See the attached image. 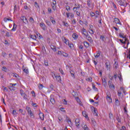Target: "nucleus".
<instances>
[{
  "mask_svg": "<svg viewBox=\"0 0 130 130\" xmlns=\"http://www.w3.org/2000/svg\"><path fill=\"white\" fill-rule=\"evenodd\" d=\"M106 67L107 70H109L110 69V63L109 62V61L106 62Z\"/></svg>",
  "mask_w": 130,
  "mask_h": 130,
  "instance_id": "b1692460",
  "label": "nucleus"
},
{
  "mask_svg": "<svg viewBox=\"0 0 130 130\" xmlns=\"http://www.w3.org/2000/svg\"><path fill=\"white\" fill-rule=\"evenodd\" d=\"M86 37V39H87L88 41L90 42V43H92L93 42V40H92V38L90 37V36H89L88 34H87V35L85 36Z\"/></svg>",
  "mask_w": 130,
  "mask_h": 130,
  "instance_id": "9d476101",
  "label": "nucleus"
},
{
  "mask_svg": "<svg viewBox=\"0 0 130 130\" xmlns=\"http://www.w3.org/2000/svg\"><path fill=\"white\" fill-rule=\"evenodd\" d=\"M87 6L88 7H90V6H91V0L87 1Z\"/></svg>",
  "mask_w": 130,
  "mask_h": 130,
  "instance_id": "5fc2aeb1",
  "label": "nucleus"
},
{
  "mask_svg": "<svg viewBox=\"0 0 130 130\" xmlns=\"http://www.w3.org/2000/svg\"><path fill=\"white\" fill-rule=\"evenodd\" d=\"M82 33L83 34V35H85L86 36L87 34H88V32L87 31V30L86 29L83 28L82 30Z\"/></svg>",
  "mask_w": 130,
  "mask_h": 130,
  "instance_id": "393cba45",
  "label": "nucleus"
},
{
  "mask_svg": "<svg viewBox=\"0 0 130 130\" xmlns=\"http://www.w3.org/2000/svg\"><path fill=\"white\" fill-rule=\"evenodd\" d=\"M75 124L77 126V127H78V128H79V127H80V119H76L75 120Z\"/></svg>",
  "mask_w": 130,
  "mask_h": 130,
  "instance_id": "f8f14e48",
  "label": "nucleus"
},
{
  "mask_svg": "<svg viewBox=\"0 0 130 130\" xmlns=\"http://www.w3.org/2000/svg\"><path fill=\"white\" fill-rule=\"evenodd\" d=\"M45 22L48 26H51V22H50V21H49L48 20H46Z\"/></svg>",
  "mask_w": 130,
  "mask_h": 130,
  "instance_id": "a18cd8bd",
  "label": "nucleus"
},
{
  "mask_svg": "<svg viewBox=\"0 0 130 130\" xmlns=\"http://www.w3.org/2000/svg\"><path fill=\"white\" fill-rule=\"evenodd\" d=\"M24 10H26L27 11H29V8L27 6V5H25L23 7Z\"/></svg>",
  "mask_w": 130,
  "mask_h": 130,
  "instance_id": "864d4df0",
  "label": "nucleus"
},
{
  "mask_svg": "<svg viewBox=\"0 0 130 130\" xmlns=\"http://www.w3.org/2000/svg\"><path fill=\"white\" fill-rule=\"evenodd\" d=\"M23 96V99H24V100H27V99H28V98H27L28 96H27V94H26V93H24Z\"/></svg>",
  "mask_w": 130,
  "mask_h": 130,
  "instance_id": "09e8293b",
  "label": "nucleus"
},
{
  "mask_svg": "<svg viewBox=\"0 0 130 130\" xmlns=\"http://www.w3.org/2000/svg\"><path fill=\"white\" fill-rule=\"evenodd\" d=\"M62 23L63 24V26H66V27H69V26H70V24H69L68 22H65L64 21H63Z\"/></svg>",
  "mask_w": 130,
  "mask_h": 130,
  "instance_id": "e433bc0d",
  "label": "nucleus"
},
{
  "mask_svg": "<svg viewBox=\"0 0 130 130\" xmlns=\"http://www.w3.org/2000/svg\"><path fill=\"white\" fill-rule=\"evenodd\" d=\"M109 78L110 80H111V81H112V80H113V76H111V75H109Z\"/></svg>",
  "mask_w": 130,
  "mask_h": 130,
  "instance_id": "338daca9",
  "label": "nucleus"
},
{
  "mask_svg": "<svg viewBox=\"0 0 130 130\" xmlns=\"http://www.w3.org/2000/svg\"><path fill=\"white\" fill-rule=\"evenodd\" d=\"M68 124H69L70 125H72V121L70 119V118H69V119L68 120Z\"/></svg>",
  "mask_w": 130,
  "mask_h": 130,
  "instance_id": "e2e57ef3",
  "label": "nucleus"
},
{
  "mask_svg": "<svg viewBox=\"0 0 130 130\" xmlns=\"http://www.w3.org/2000/svg\"><path fill=\"white\" fill-rule=\"evenodd\" d=\"M119 36L120 37V38H123V39H125V38H126V37L124 36V34L122 33H119Z\"/></svg>",
  "mask_w": 130,
  "mask_h": 130,
  "instance_id": "7c9ffc66",
  "label": "nucleus"
},
{
  "mask_svg": "<svg viewBox=\"0 0 130 130\" xmlns=\"http://www.w3.org/2000/svg\"><path fill=\"white\" fill-rule=\"evenodd\" d=\"M79 48L80 50V51H83V50H84V47L82 45L79 46Z\"/></svg>",
  "mask_w": 130,
  "mask_h": 130,
  "instance_id": "4c0bfd02",
  "label": "nucleus"
},
{
  "mask_svg": "<svg viewBox=\"0 0 130 130\" xmlns=\"http://www.w3.org/2000/svg\"><path fill=\"white\" fill-rule=\"evenodd\" d=\"M26 110H27L28 114H29L31 118H35V116H34V113L32 112V111L31 110V108L29 107H26Z\"/></svg>",
  "mask_w": 130,
  "mask_h": 130,
  "instance_id": "f03ea898",
  "label": "nucleus"
},
{
  "mask_svg": "<svg viewBox=\"0 0 130 130\" xmlns=\"http://www.w3.org/2000/svg\"><path fill=\"white\" fill-rule=\"evenodd\" d=\"M124 41L123 42V40L122 39H120L119 41H120L121 43H122L123 44H125L127 42V46L126 47H124L123 46L124 48H127V46H128V45L129 44V42H128V40H127V38H125L124 39Z\"/></svg>",
  "mask_w": 130,
  "mask_h": 130,
  "instance_id": "7ed1b4c3",
  "label": "nucleus"
},
{
  "mask_svg": "<svg viewBox=\"0 0 130 130\" xmlns=\"http://www.w3.org/2000/svg\"><path fill=\"white\" fill-rule=\"evenodd\" d=\"M63 53V51H58V54H59V55H62Z\"/></svg>",
  "mask_w": 130,
  "mask_h": 130,
  "instance_id": "603ef678",
  "label": "nucleus"
},
{
  "mask_svg": "<svg viewBox=\"0 0 130 130\" xmlns=\"http://www.w3.org/2000/svg\"><path fill=\"white\" fill-rule=\"evenodd\" d=\"M76 19H73L72 21V24L73 25H76Z\"/></svg>",
  "mask_w": 130,
  "mask_h": 130,
  "instance_id": "13d9d810",
  "label": "nucleus"
},
{
  "mask_svg": "<svg viewBox=\"0 0 130 130\" xmlns=\"http://www.w3.org/2000/svg\"><path fill=\"white\" fill-rule=\"evenodd\" d=\"M108 86L110 89H111V90H112L113 91L115 89V86L114 85V84L112 83V81H108Z\"/></svg>",
  "mask_w": 130,
  "mask_h": 130,
  "instance_id": "20e7f679",
  "label": "nucleus"
},
{
  "mask_svg": "<svg viewBox=\"0 0 130 130\" xmlns=\"http://www.w3.org/2000/svg\"><path fill=\"white\" fill-rule=\"evenodd\" d=\"M114 20V21L113 22H114L116 24H119V25H121V22H120V21L119 20V19H118V18H115Z\"/></svg>",
  "mask_w": 130,
  "mask_h": 130,
  "instance_id": "dca6fc26",
  "label": "nucleus"
},
{
  "mask_svg": "<svg viewBox=\"0 0 130 130\" xmlns=\"http://www.w3.org/2000/svg\"><path fill=\"white\" fill-rule=\"evenodd\" d=\"M44 87V86H43V84H40L39 85V90H42V89H43V87Z\"/></svg>",
  "mask_w": 130,
  "mask_h": 130,
  "instance_id": "ea45409f",
  "label": "nucleus"
},
{
  "mask_svg": "<svg viewBox=\"0 0 130 130\" xmlns=\"http://www.w3.org/2000/svg\"><path fill=\"white\" fill-rule=\"evenodd\" d=\"M116 2L119 6L124 7V8L126 7V6H127V3L125 0H116Z\"/></svg>",
  "mask_w": 130,
  "mask_h": 130,
  "instance_id": "f257e3e1",
  "label": "nucleus"
},
{
  "mask_svg": "<svg viewBox=\"0 0 130 130\" xmlns=\"http://www.w3.org/2000/svg\"><path fill=\"white\" fill-rule=\"evenodd\" d=\"M126 129V127H125V126H122L120 129V130H125Z\"/></svg>",
  "mask_w": 130,
  "mask_h": 130,
  "instance_id": "774afa93",
  "label": "nucleus"
},
{
  "mask_svg": "<svg viewBox=\"0 0 130 130\" xmlns=\"http://www.w3.org/2000/svg\"><path fill=\"white\" fill-rule=\"evenodd\" d=\"M17 29V24H16L15 23H13V27L12 29H11V31H16Z\"/></svg>",
  "mask_w": 130,
  "mask_h": 130,
  "instance_id": "c85d7f7f",
  "label": "nucleus"
},
{
  "mask_svg": "<svg viewBox=\"0 0 130 130\" xmlns=\"http://www.w3.org/2000/svg\"><path fill=\"white\" fill-rule=\"evenodd\" d=\"M54 77L57 82H58L59 83H60L61 82V77H60V76L54 75Z\"/></svg>",
  "mask_w": 130,
  "mask_h": 130,
  "instance_id": "2eb2a0df",
  "label": "nucleus"
},
{
  "mask_svg": "<svg viewBox=\"0 0 130 130\" xmlns=\"http://www.w3.org/2000/svg\"><path fill=\"white\" fill-rule=\"evenodd\" d=\"M92 89L94 90V91H98V88L95 86V84L92 83Z\"/></svg>",
  "mask_w": 130,
  "mask_h": 130,
  "instance_id": "f704fd0d",
  "label": "nucleus"
},
{
  "mask_svg": "<svg viewBox=\"0 0 130 130\" xmlns=\"http://www.w3.org/2000/svg\"><path fill=\"white\" fill-rule=\"evenodd\" d=\"M12 114L14 115H16L17 114V111H16V110H13L12 111Z\"/></svg>",
  "mask_w": 130,
  "mask_h": 130,
  "instance_id": "6e6d98bb",
  "label": "nucleus"
},
{
  "mask_svg": "<svg viewBox=\"0 0 130 130\" xmlns=\"http://www.w3.org/2000/svg\"><path fill=\"white\" fill-rule=\"evenodd\" d=\"M106 99L109 103H112V99L110 94H107Z\"/></svg>",
  "mask_w": 130,
  "mask_h": 130,
  "instance_id": "39448f33",
  "label": "nucleus"
},
{
  "mask_svg": "<svg viewBox=\"0 0 130 130\" xmlns=\"http://www.w3.org/2000/svg\"><path fill=\"white\" fill-rule=\"evenodd\" d=\"M52 4L54 6H56V1L55 0H52Z\"/></svg>",
  "mask_w": 130,
  "mask_h": 130,
  "instance_id": "0e129e2a",
  "label": "nucleus"
},
{
  "mask_svg": "<svg viewBox=\"0 0 130 130\" xmlns=\"http://www.w3.org/2000/svg\"><path fill=\"white\" fill-rule=\"evenodd\" d=\"M71 49H74V44L73 43H70L68 45Z\"/></svg>",
  "mask_w": 130,
  "mask_h": 130,
  "instance_id": "c9c22d12",
  "label": "nucleus"
},
{
  "mask_svg": "<svg viewBox=\"0 0 130 130\" xmlns=\"http://www.w3.org/2000/svg\"><path fill=\"white\" fill-rule=\"evenodd\" d=\"M29 37L31 38V39H33V40H36V39H37V37H36L35 35H29Z\"/></svg>",
  "mask_w": 130,
  "mask_h": 130,
  "instance_id": "aec40b11",
  "label": "nucleus"
},
{
  "mask_svg": "<svg viewBox=\"0 0 130 130\" xmlns=\"http://www.w3.org/2000/svg\"><path fill=\"white\" fill-rule=\"evenodd\" d=\"M32 106H33L34 107H37L38 105L36 103H32L31 104Z\"/></svg>",
  "mask_w": 130,
  "mask_h": 130,
  "instance_id": "69168bd1",
  "label": "nucleus"
},
{
  "mask_svg": "<svg viewBox=\"0 0 130 130\" xmlns=\"http://www.w3.org/2000/svg\"><path fill=\"white\" fill-rule=\"evenodd\" d=\"M22 69V71L24 72V73L26 74V75L29 74V71H28V68H25V67H24V66H23Z\"/></svg>",
  "mask_w": 130,
  "mask_h": 130,
  "instance_id": "1a4fd4ad",
  "label": "nucleus"
},
{
  "mask_svg": "<svg viewBox=\"0 0 130 130\" xmlns=\"http://www.w3.org/2000/svg\"><path fill=\"white\" fill-rule=\"evenodd\" d=\"M20 95L21 96H24V94H25V92H24V90H23V89H20Z\"/></svg>",
  "mask_w": 130,
  "mask_h": 130,
  "instance_id": "a19ab883",
  "label": "nucleus"
},
{
  "mask_svg": "<svg viewBox=\"0 0 130 130\" xmlns=\"http://www.w3.org/2000/svg\"><path fill=\"white\" fill-rule=\"evenodd\" d=\"M21 20L23 21V23H25V24H27V23H28V20L25 16H21Z\"/></svg>",
  "mask_w": 130,
  "mask_h": 130,
  "instance_id": "ddd939ff",
  "label": "nucleus"
},
{
  "mask_svg": "<svg viewBox=\"0 0 130 130\" xmlns=\"http://www.w3.org/2000/svg\"><path fill=\"white\" fill-rule=\"evenodd\" d=\"M117 77L118 78L119 81H120V82H122L123 79H122V76L120 74H119Z\"/></svg>",
  "mask_w": 130,
  "mask_h": 130,
  "instance_id": "473e14b6",
  "label": "nucleus"
},
{
  "mask_svg": "<svg viewBox=\"0 0 130 130\" xmlns=\"http://www.w3.org/2000/svg\"><path fill=\"white\" fill-rule=\"evenodd\" d=\"M50 101L51 102V103H52V104H54V103H55V101L54 100V98L53 95H51L50 96Z\"/></svg>",
  "mask_w": 130,
  "mask_h": 130,
  "instance_id": "9b49d317",
  "label": "nucleus"
},
{
  "mask_svg": "<svg viewBox=\"0 0 130 130\" xmlns=\"http://www.w3.org/2000/svg\"><path fill=\"white\" fill-rule=\"evenodd\" d=\"M39 116L41 120H44V114H43V113H39Z\"/></svg>",
  "mask_w": 130,
  "mask_h": 130,
  "instance_id": "412c9836",
  "label": "nucleus"
},
{
  "mask_svg": "<svg viewBox=\"0 0 130 130\" xmlns=\"http://www.w3.org/2000/svg\"><path fill=\"white\" fill-rule=\"evenodd\" d=\"M59 71L60 72V73L61 74V75H62L63 76H64V73H63V70H62V69H59Z\"/></svg>",
  "mask_w": 130,
  "mask_h": 130,
  "instance_id": "49530a36",
  "label": "nucleus"
},
{
  "mask_svg": "<svg viewBox=\"0 0 130 130\" xmlns=\"http://www.w3.org/2000/svg\"><path fill=\"white\" fill-rule=\"evenodd\" d=\"M2 56H3V57H6L7 56V53H6L5 52H2Z\"/></svg>",
  "mask_w": 130,
  "mask_h": 130,
  "instance_id": "3c124183",
  "label": "nucleus"
},
{
  "mask_svg": "<svg viewBox=\"0 0 130 130\" xmlns=\"http://www.w3.org/2000/svg\"><path fill=\"white\" fill-rule=\"evenodd\" d=\"M115 104L116 106H119L120 103H119V101H118V99H115Z\"/></svg>",
  "mask_w": 130,
  "mask_h": 130,
  "instance_id": "a878e982",
  "label": "nucleus"
},
{
  "mask_svg": "<svg viewBox=\"0 0 130 130\" xmlns=\"http://www.w3.org/2000/svg\"><path fill=\"white\" fill-rule=\"evenodd\" d=\"M8 88L9 89H10V91H15L16 90V87L14 86L13 85L9 86Z\"/></svg>",
  "mask_w": 130,
  "mask_h": 130,
  "instance_id": "f3484780",
  "label": "nucleus"
},
{
  "mask_svg": "<svg viewBox=\"0 0 130 130\" xmlns=\"http://www.w3.org/2000/svg\"><path fill=\"white\" fill-rule=\"evenodd\" d=\"M70 119V117L68 116H66V119L64 120V122H68L69 119Z\"/></svg>",
  "mask_w": 130,
  "mask_h": 130,
  "instance_id": "4d7b16f0",
  "label": "nucleus"
},
{
  "mask_svg": "<svg viewBox=\"0 0 130 130\" xmlns=\"http://www.w3.org/2000/svg\"><path fill=\"white\" fill-rule=\"evenodd\" d=\"M89 27H90L89 30L90 31H89V33H90V34H91V35L94 34V31L93 30V25H90Z\"/></svg>",
  "mask_w": 130,
  "mask_h": 130,
  "instance_id": "a211bd4d",
  "label": "nucleus"
},
{
  "mask_svg": "<svg viewBox=\"0 0 130 130\" xmlns=\"http://www.w3.org/2000/svg\"><path fill=\"white\" fill-rule=\"evenodd\" d=\"M35 7L37 8V9H39V4H38L37 2H35Z\"/></svg>",
  "mask_w": 130,
  "mask_h": 130,
  "instance_id": "37998d69",
  "label": "nucleus"
},
{
  "mask_svg": "<svg viewBox=\"0 0 130 130\" xmlns=\"http://www.w3.org/2000/svg\"><path fill=\"white\" fill-rule=\"evenodd\" d=\"M116 119L118 121V122H121V118H119L118 116L116 117Z\"/></svg>",
  "mask_w": 130,
  "mask_h": 130,
  "instance_id": "79ce46f5",
  "label": "nucleus"
},
{
  "mask_svg": "<svg viewBox=\"0 0 130 130\" xmlns=\"http://www.w3.org/2000/svg\"><path fill=\"white\" fill-rule=\"evenodd\" d=\"M50 47H51V49L54 51V52H56V46H54L53 44H51L50 45Z\"/></svg>",
  "mask_w": 130,
  "mask_h": 130,
  "instance_id": "4468645a",
  "label": "nucleus"
},
{
  "mask_svg": "<svg viewBox=\"0 0 130 130\" xmlns=\"http://www.w3.org/2000/svg\"><path fill=\"white\" fill-rule=\"evenodd\" d=\"M50 88L51 90H53L54 89V86H53V84H50Z\"/></svg>",
  "mask_w": 130,
  "mask_h": 130,
  "instance_id": "bf43d9fd",
  "label": "nucleus"
},
{
  "mask_svg": "<svg viewBox=\"0 0 130 130\" xmlns=\"http://www.w3.org/2000/svg\"><path fill=\"white\" fill-rule=\"evenodd\" d=\"M62 41H63L64 43H65L67 45H69L70 44V41L67 39V38L62 37Z\"/></svg>",
  "mask_w": 130,
  "mask_h": 130,
  "instance_id": "0eeeda50",
  "label": "nucleus"
},
{
  "mask_svg": "<svg viewBox=\"0 0 130 130\" xmlns=\"http://www.w3.org/2000/svg\"><path fill=\"white\" fill-rule=\"evenodd\" d=\"M67 11H70L71 10V7L69 6H66Z\"/></svg>",
  "mask_w": 130,
  "mask_h": 130,
  "instance_id": "680f3d73",
  "label": "nucleus"
},
{
  "mask_svg": "<svg viewBox=\"0 0 130 130\" xmlns=\"http://www.w3.org/2000/svg\"><path fill=\"white\" fill-rule=\"evenodd\" d=\"M99 104V103L98 102H95L93 103V105L94 106H98Z\"/></svg>",
  "mask_w": 130,
  "mask_h": 130,
  "instance_id": "052dcab7",
  "label": "nucleus"
},
{
  "mask_svg": "<svg viewBox=\"0 0 130 130\" xmlns=\"http://www.w3.org/2000/svg\"><path fill=\"white\" fill-rule=\"evenodd\" d=\"M52 9L53 11H55L56 10V5H51Z\"/></svg>",
  "mask_w": 130,
  "mask_h": 130,
  "instance_id": "58836bf2",
  "label": "nucleus"
},
{
  "mask_svg": "<svg viewBox=\"0 0 130 130\" xmlns=\"http://www.w3.org/2000/svg\"><path fill=\"white\" fill-rule=\"evenodd\" d=\"M63 56H64V57H69V54L66 53V52H64L63 53V54H62Z\"/></svg>",
  "mask_w": 130,
  "mask_h": 130,
  "instance_id": "c03bdc74",
  "label": "nucleus"
},
{
  "mask_svg": "<svg viewBox=\"0 0 130 130\" xmlns=\"http://www.w3.org/2000/svg\"><path fill=\"white\" fill-rule=\"evenodd\" d=\"M66 15H67V18H68V19L70 18V17L71 19L74 18V14H73V13H71V12L67 13Z\"/></svg>",
  "mask_w": 130,
  "mask_h": 130,
  "instance_id": "6e6552de",
  "label": "nucleus"
},
{
  "mask_svg": "<svg viewBox=\"0 0 130 130\" xmlns=\"http://www.w3.org/2000/svg\"><path fill=\"white\" fill-rule=\"evenodd\" d=\"M86 80L88 81V82H92V77H89V78H87Z\"/></svg>",
  "mask_w": 130,
  "mask_h": 130,
  "instance_id": "8fccbe9b",
  "label": "nucleus"
},
{
  "mask_svg": "<svg viewBox=\"0 0 130 130\" xmlns=\"http://www.w3.org/2000/svg\"><path fill=\"white\" fill-rule=\"evenodd\" d=\"M100 39L101 40H102V41H103L104 42H105L106 41V38H105L104 36L101 35Z\"/></svg>",
  "mask_w": 130,
  "mask_h": 130,
  "instance_id": "4be33fe9",
  "label": "nucleus"
},
{
  "mask_svg": "<svg viewBox=\"0 0 130 130\" xmlns=\"http://www.w3.org/2000/svg\"><path fill=\"white\" fill-rule=\"evenodd\" d=\"M29 22L31 23V24H34L35 23V20L33 19L32 17H30L29 19Z\"/></svg>",
  "mask_w": 130,
  "mask_h": 130,
  "instance_id": "c756f323",
  "label": "nucleus"
},
{
  "mask_svg": "<svg viewBox=\"0 0 130 130\" xmlns=\"http://www.w3.org/2000/svg\"><path fill=\"white\" fill-rule=\"evenodd\" d=\"M101 54V52L100 51H98L96 54H94V57H95V58H98V57H99V56H100Z\"/></svg>",
  "mask_w": 130,
  "mask_h": 130,
  "instance_id": "5701e85b",
  "label": "nucleus"
},
{
  "mask_svg": "<svg viewBox=\"0 0 130 130\" xmlns=\"http://www.w3.org/2000/svg\"><path fill=\"white\" fill-rule=\"evenodd\" d=\"M84 45L85 46V47H86V48H88V47H89V46H90V44H89V43H88L87 42H84Z\"/></svg>",
  "mask_w": 130,
  "mask_h": 130,
  "instance_id": "cd10ccee",
  "label": "nucleus"
},
{
  "mask_svg": "<svg viewBox=\"0 0 130 130\" xmlns=\"http://www.w3.org/2000/svg\"><path fill=\"white\" fill-rule=\"evenodd\" d=\"M109 117L110 119H112V118H113V114L110 113L109 114Z\"/></svg>",
  "mask_w": 130,
  "mask_h": 130,
  "instance_id": "de8ad7c7",
  "label": "nucleus"
},
{
  "mask_svg": "<svg viewBox=\"0 0 130 130\" xmlns=\"http://www.w3.org/2000/svg\"><path fill=\"white\" fill-rule=\"evenodd\" d=\"M82 115H83V116H84L86 118H87V117H88V114H87L86 111H83L82 112Z\"/></svg>",
  "mask_w": 130,
  "mask_h": 130,
  "instance_id": "2f4dec72",
  "label": "nucleus"
},
{
  "mask_svg": "<svg viewBox=\"0 0 130 130\" xmlns=\"http://www.w3.org/2000/svg\"><path fill=\"white\" fill-rule=\"evenodd\" d=\"M72 37H73V38H74V39L75 40L78 39V38H79V36L76 33H73Z\"/></svg>",
  "mask_w": 130,
  "mask_h": 130,
  "instance_id": "bb28decb",
  "label": "nucleus"
},
{
  "mask_svg": "<svg viewBox=\"0 0 130 130\" xmlns=\"http://www.w3.org/2000/svg\"><path fill=\"white\" fill-rule=\"evenodd\" d=\"M82 127L84 130H89V128L88 127V126H87V124L83 123L82 124Z\"/></svg>",
  "mask_w": 130,
  "mask_h": 130,
  "instance_id": "6ab92c4d",
  "label": "nucleus"
},
{
  "mask_svg": "<svg viewBox=\"0 0 130 130\" xmlns=\"http://www.w3.org/2000/svg\"><path fill=\"white\" fill-rule=\"evenodd\" d=\"M40 26L41 27V28H42V29L44 31H45V30H46V29H47V27H46V25L44 24V22H41L40 23Z\"/></svg>",
  "mask_w": 130,
  "mask_h": 130,
  "instance_id": "423d86ee",
  "label": "nucleus"
},
{
  "mask_svg": "<svg viewBox=\"0 0 130 130\" xmlns=\"http://www.w3.org/2000/svg\"><path fill=\"white\" fill-rule=\"evenodd\" d=\"M103 84L104 87H106V86H107V82H106V80H105V79L103 80Z\"/></svg>",
  "mask_w": 130,
  "mask_h": 130,
  "instance_id": "72a5a7b5",
  "label": "nucleus"
}]
</instances>
